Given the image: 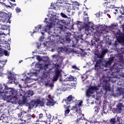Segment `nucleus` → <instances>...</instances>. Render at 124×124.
I'll return each instance as SVG.
<instances>
[{
    "label": "nucleus",
    "mask_w": 124,
    "mask_h": 124,
    "mask_svg": "<svg viewBox=\"0 0 124 124\" xmlns=\"http://www.w3.org/2000/svg\"><path fill=\"white\" fill-rule=\"evenodd\" d=\"M47 18H45L44 21V23H46V25L44 28H42L43 31L47 32L49 35L55 36L54 34L60 32L62 34V29L63 24L65 23L64 20H61L57 18L56 16L52 15L49 18V22L47 21Z\"/></svg>",
    "instance_id": "nucleus-1"
},
{
    "label": "nucleus",
    "mask_w": 124,
    "mask_h": 124,
    "mask_svg": "<svg viewBox=\"0 0 124 124\" xmlns=\"http://www.w3.org/2000/svg\"><path fill=\"white\" fill-rule=\"evenodd\" d=\"M111 64L112 62H106L105 64H103V66L105 67H108L110 69L111 72L108 71L107 72V77L109 79L113 78L115 79L112 82H116L117 80H120L121 78L117 75V73L119 74L121 77H124V75H122L121 73H123V70L124 68V62H116L114 63L113 66L111 68Z\"/></svg>",
    "instance_id": "nucleus-2"
},
{
    "label": "nucleus",
    "mask_w": 124,
    "mask_h": 124,
    "mask_svg": "<svg viewBox=\"0 0 124 124\" xmlns=\"http://www.w3.org/2000/svg\"><path fill=\"white\" fill-rule=\"evenodd\" d=\"M91 46H94L95 48H98L99 49L101 48L102 50V53L100 55H97L94 57L93 62H103L102 59L104 57L106 54H107L109 52L108 49L103 48V43L102 42H99L96 41V39H92L91 43L90 44Z\"/></svg>",
    "instance_id": "nucleus-3"
},
{
    "label": "nucleus",
    "mask_w": 124,
    "mask_h": 124,
    "mask_svg": "<svg viewBox=\"0 0 124 124\" xmlns=\"http://www.w3.org/2000/svg\"><path fill=\"white\" fill-rule=\"evenodd\" d=\"M8 98L9 101L12 102L13 104H18L20 106L22 105H24L25 104H27L28 103V96L23 95L21 99H19L18 101V100H15V101H12V98H11L9 97Z\"/></svg>",
    "instance_id": "nucleus-4"
},
{
    "label": "nucleus",
    "mask_w": 124,
    "mask_h": 124,
    "mask_svg": "<svg viewBox=\"0 0 124 124\" xmlns=\"http://www.w3.org/2000/svg\"><path fill=\"white\" fill-rule=\"evenodd\" d=\"M39 105H40L41 107L44 106V102L37 99L32 100L30 102V103H28L29 109H31L32 108H33L34 106H35V107H37V106H38Z\"/></svg>",
    "instance_id": "nucleus-5"
},
{
    "label": "nucleus",
    "mask_w": 124,
    "mask_h": 124,
    "mask_svg": "<svg viewBox=\"0 0 124 124\" xmlns=\"http://www.w3.org/2000/svg\"><path fill=\"white\" fill-rule=\"evenodd\" d=\"M53 64H54L55 71L54 75L53 76V81L56 82V81H58V79H59L61 75V71H60L59 68H61V65H62V63H61L60 64H58V63H56V64L53 63Z\"/></svg>",
    "instance_id": "nucleus-6"
},
{
    "label": "nucleus",
    "mask_w": 124,
    "mask_h": 124,
    "mask_svg": "<svg viewBox=\"0 0 124 124\" xmlns=\"http://www.w3.org/2000/svg\"><path fill=\"white\" fill-rule=\"evenodd\" d=\"M4 93H7V94H10L9 96H13V97H16L18 93L17 91L10 88H7Z\"/></svg>",
    "instance_id": "nucleus-7"
},
{
    "label": "nucleus",
    "mask_w": 124,
    "mask_h": 124,
    "mask_svg": "<svg viewBox=\"0 0 124 124\" xmlns=\"http://www.w3.org/2000/svg\"><path fill=\"white\" fill-rule=\"evenodd\" d=\"M123 107V103H119L118 104L116 108H111V111L113 114H121Z\"/></svg>",
    "instance_id": "nucleus-8"
},
{
    "label": "nucleus",
    "mask_w": 124,
    "mask_h": 124,
    "mask_svg": "<svg viewBox=\"0 0 124 124\" xmlns=\"http://www.w3.org/2000/svg\"><path fill=\"white\" fill-rule=\"evenodd\" d=\"M98 88L96 86H91L86 91V97H91V94L93 93V91H97Z\"/></svg>",
    "instance_id": "nucleus-9"
},
{
    "label": "nucleus",
    "mask_w": 124,
    "mask_h": 124,
    "mask_svg": "<svg viewBox=\"0 0 124 124\" xmlns=\"http://www.w3.org/2000/svg\"><path fill=\"white\" fill-rule=\"evenodd\" d=\"M102 87L105 91H110V84L108 83V80L105 79L103 80Z\"/></svg>",
    "instance_id": "nucleus-10"
},
{
    "label": "nucleus",
    "mask_w": 124,
    "mask_h": 124,
    "mask_svg": "<svg viewBox=\"0 0 124 124\" xmlns=\"http://www.w3.org/2000/svg\"><path fill=\"white\" fill-rule=\"evenodd\" d=\"M48 97L50 100L46 99V106H54L56 104V102L54 101L53 98L51 97V95H48Z\"/></svg>",
    "instance_id": "nucleus-11"
},
{
    "label": "nucleus",
    "mask_w": 124,
    "mask_h": 124,
    "mask_svg": "<svg viewBox=\"0 0 124 124\" xmlns=\"http://www.w3.org/2000/svg\"><path fill=\"white\" fill-rule=\"evenodd\" d=\"M36 59L37 61H38L39 62H48V60H49V58H48V57H42L40 56L39 55L36 56Z\"/></svg>",
    "instance_id": "nucleus-12"
},
{
    "label": "nucleus",
    "mask_w": 124,
    "mask_h": 124,
    "mask_svg": "<svg viewBox=\"0 0 124 124\" xmlns=\"http://www.w3.org/2000/svg\"><path fill=\"white\" fill-rule=\"evenodd\" d=\"M8 75V78L9 80H11V82H15L16 78L14 77V75L12 74V71H8L7 72Z\"/></svg>",
    "instance_id": "nucleus-13"
},
{
    "label": "nucleus",
    "mask_w": 124,
    "mask_h": 124,
    "mask_svg": "<svg viewBox=\"0 0 124 124\" xmlns=\"http://www.w3.org/2000/svg\"><path fill=\"white\" fill-rule=\"evenodd\" d=\"M83 20L86 22L87 23V26L89 27V28L91 27L92 30H93V31H94V29L93 28V23H91L90 22H89V18L88 16L86 17H84L83 18Z\"/></svg>",
    "instance_id": "nucleus-14"
},
{
    "label": "nucleus",
    "mask_w": 124,
    "mask_h": 124,
    "mask_svg": "<svg viewBox=\"0 0 124 124\" xmlns=\"http://www.w3.org/2000/svg\"><path fill=\"white\" fill-rule=\"evenodd\" d=\"M75 97H73L72 95H69L66 99L65 100L66 105H70L71 101L73 100Z\"/></svg>",
    "instance_id": "nucleus-15"
},
{
    "label": "nucleus",
    "mask_w": 124,
    "mask_h": 124,
    "mask_svg": "<svg viewBox=\"0 0 124 124\" xmlns=\"http://www.w3.org/2000/svg\"><path fill=\"white\" fill-rule=\"evenodd\" d=\"M36 122H45V117L43 116V113H40L37 116Z\"/></svg>",
    "instance_id": "nucleus-16"
},
{
    "label": "nucleus",
    "mask_w": 124,
    "mask_h": 124,
    "mask_svg": "<svg viewBox=\"0 0 124 124\" xmlns=\"http://www.w3.org/2000/svg\"><path fill=\"white\" fill-rule=\"evenodd\" d=\"M63 108L65 109L64 114L65 115H68L69 114V112H70V105H64Z\"/></svg>",
    "instance_id": "nucleus-17"
},
{
    "label": "nucleus",
    "mask_w": 124,
    "mask_h": 124,
    "mask_svg": "<svg viewBox=\"0 0 124 124\" xmlns=\"http://www.w3.org/2000/svg\"><path fill=\"white\" fill-rule=\"evenodd\" d=\"M72 110L73 111H75V112H76V113H78V114H80V107H79V105H76L74 107H72Z\"/></svg>",
    "instance_id": "nucleus-18"
},
{
    "label": "nucleus",
    "mask_w": 124,
    "mask_h": 124,
    "mask_svg": "<svg viewBox=\"0 0 124 124\" xmlns=\"http://www.w3.org/2000/svg\"><path fill=\"white\" fill-rule=\"evenodd\" d=\"M116 1H117V0H110V1L108 2H107L106 3H107V4H110L109 8H116V7H115V5H112V4H115L116 3Z\"/></svg>",
    "instance_id": "nucleus-19"
},
{
    "label": "nucleus",
    "mask_w": 124,
    "mask_h": 124,
    "mask_svg": "<svg viewBox=\"0 0 124 124\" xmlns=\"http://www.w3.org/2000/svg\"><path fill=\"white\" fill-rule=\"evenodd\" d=\"M68 48H66V47H58L57 48V51L58 52V53L61 52V53H63V52H68Z\"/></svg>",
    "instance_id": "nucleus-20"
},
{
    "label": "nucleus",
    "mask_w": 124,
    "mask_h": 124,
    "mask_svg": "<svg viewBox=\"0 0 124 124\" xmlns=\"http://www.w3.org/2000/svg\"><path fill=\"white\" fill-rule=\"evenodd\" d=\"M103 63L102 62H96L95 64V69H100L102 68V66H103Z\"/></svg>",
    "instance_id": "nucleus-21"
},
{
    "label": "nucleus",
    "mask_w": 124,
    "mask_h": 124,
    "mask_svg": "<svg viewBox=\"0 0 124 124\" xmlns=\"http://www.w3.org/2000/svg\"><path fill=\"white\" fill-rule=\"evenodd\" d=\"M5 55V56H9V52L6 50H4L3 52H2V49L1 48L0 49V56H1L2 55Z\"/></svg>",
    "instance_id": "nucleus-22"
},
{
    "label": "nucleus",
    "mask_w": 124,
    "mask_h": 124,
    "mask_svg": "<svg viewBox=\"0 0 124 124\" xmlns=\"http://www.w3.org/2000/svg\"><path fill=\"white\" fill-rule=\"evenodd\" d=\"M50 76V72L48 71H44L42 77L43 78H47V77H49Z\"/></svg>",
    "instance_id": "nucleus-23"
},
{
    "label": "nucleus",
    "mask_w": 124,
    "mask_h": 124,
    "mask_svg": "<svg viewBox=\"0 0 124 124\" xmlns=\"http://www.w3.org/2000/svg\"><path fill=\"white\" fill-rule=\"evenodd\" d=\"M56 37H57L56 41H57L58 43L63 44V40L62 39V37L60 36H56Z\"/></svg>",
    "instance_id": "nucleus-24"
},
{
    "label": "nucleus",
    "mask_w": 124,
    "mask_h": 124,
    "mask_svg": "<svg viewBox=\"0 0 124 124\" xmlns=\"http://www.w3.org/2000/svg\"><path fill=\"white\" fill-rule=\"evenodd\" d=\"M76 25H77L78 26V28H79V30H82V29H83V24L82 23V22H81L80 21H77L76 22Z\"/></svg>",
    "instance_id": "nucleus-25"
},
{
    "label": "nucleus",
    "mask_w": 124,
    "mask_h": 124,
    "mask_svg": "<svg viewBox=\"0 0 124 124\" xmlns=\"http://www.w3.org/2000/svg\"><path fill=\"white\" fill-rule=\"evenodd\" d=\"M8 14L5 13L4 12L0 11V18H5V17H8Z\"/></svg>",
    "instance_id": "nucleus-26"
},
{
    "label": "nucleus",
    "mask_w": 124,
    "mask_h": 124,
    "mask_svg": "<svg viewBox=\"0 0 124 124\" xmlns=\"http://www.w3.org/2000/svg\"><path fill=\"white\" fill-rule=\"evenodd\" d=\"M35 30L36 31H34L33 32V33H34L35 32H37V31H41V30L42 29V28H41V25H38L37 26V27H36L35 28Z\"/></svg>",
    "instance_id": "nucleus-27"
},
{
    "label": "nucleus",
    "mask_w": 124,
    "mask_h": 124,
    "mask_svg": "<svg viewBox=\"0 0 124 124\" xmlns=\"http://www.w3.org/2000/svg\"><path fill=\"white\" fill-rule=\"evenodd\" d=\"M59 56L57 55H52V60L53 61V62H59Z\"/></svg>",
    "instance_id": "nucleus-28"
},
{
    "label": "nucleus",
    "mask_w": 124,
    "mask_h": 124,
    "mask_svg": "<svg viewBox=\"0 0 124 124\" xmlns=\"http://www.w3.org/2000/svg\"><path fill=\"white\" fill-rule=\"evenodd\" d=\"M77 42H78V41L77 40L72 41L73 45H72V46L73 48H76V47H77Z\"/></svg>",
    "instance_id": "nucleus-29"
},
{
    "label": "nucleus",
    "mask_w": 124,
    "mask_h": 124,
    "mask_svg": "<svg viewBox=\"0 0 124 124\" xmlns=\"http://www.w3.org/2000/svg\"><path fill=\"white\" fill-rule=\"evenodd\" d=\"M66 80L67 81H74V77L72 76H69V77H67L66 78Z\"/></svg>",
    "instance_id": "nucleus-30"
},
{
    "label": "nucleus",
    "mask_w": 124,
    "mask_h": 124,
    "mask_svg": "<svg viewBox=\"0 0 124 124\" xmlns=\"http://www.w3.org/2000/svg\"><path fill=\"white\" fill-rule=\"evenodd\" d=\"M31 78L27 77L26 78H25L24 83H25V84H28V83H31Z\"/></svg>",
    "instance_id": "nucleus-31"
},
{
    "label": "nucleus",
    "mask_w": 124,
    "mask_h": 124,
    "mask_svg": "<svg viewBox=\"0 0 124 124\" xmlns=\"http://www.w3.org/2000/svg\"><path fill=\"white\" fill-rule=\"evenodd\" d=\"M28 75H30V77H31L32 76H36V75H37V72H34L28 73Z\"/></svg>",
    "instance_id": "nucleus-32"
},
{
    "label": "nucleus",
    "mask_w": 124,
    "mask_h": 124,
    "mask_svg": "<svg viewBox=\"0 0 124 124\" xmlns=\"http://www.w3.org/2000/svg\"><path fill=\"white\" fill-rule=\"evenodd\" d=\"M94 112L96 114H97V113H98V112H99V110H100V108H99V107H97V106H95L94 107Z\"/></svg>",
    "instance_id": "nucleus-33"
},
{
    "label": "nucleus",
    "mask_w": 124,
    "mask_h": 124,
    "mask_svg": "<svg viewBox=\"0 0 124 124\" xmlns=\"http://www.w3.org/2000/svg\"><path fill=\"white\" fill-rule=\"evenodd\" d=\"M106 105H103V113L107 114V109H106Z\"/></svg>",
    "instance_id": "nucleus-34"
},
{
    "label": "nucleus",
    "mask_w": 124,
    "mask_h": 124,
    "mask_svg": "<svg viewBox=\"0 0 124 124\" xmlns=\"http://www.w3.org/2000/svg\"><path fill=\"white\" fill-rule=\"evenodd\" d=\"M9 28H10V26H6V25H2L1 26V30H3V31H6V30H7L8 29H9Z\"/></svg>",
    "instance_id": "nucleus-35"
},
{
    "label": "nucleus",
    "mask_w": 124,
    "mask_h": 124,
    "mask_svg": "<svg viewBox=\"0 0 124 124\" xmlns=\"http://www.w3.org/2000/svg\"><path fill=\"white\" fill-rule=\"evenodd\" d=\"M116 123V118H112L110 119V124H115Z\"/></svg>",
    "instance_id": "nucleus-36"
},
{
    "label": "nucleus",
    "mask_w": 124,
    "mask_h": 124,
    "mask_svg": "<svg viewBox=\"0 0 124 124\" xmlns=\"http://www.w3.org/2000/svg\"><path fill=\"white\" fill-rule=\"evenodd\" d=\"M116 27H118L117 23H113V24H111V25L110 26V28L111 29H115V28H116Z\"/></svg>",
    "instance_id": "nucleus-37"
},
{
    "label": "nucleus",
    "mask_w": 124,
    "mask_h": 124,
    "mask_svg": "<svg viewBox=\"0 0 124 124\" xmlns=\"http://www.w3.org/2000/svg\"><path fill=\"white\" fill-rule=\"evenodd\" d=\"M8 21L9 20L7 18H3L0 19V22H2V23H8Z\"/></svg>",
    "instance_id": "nucleus-38"
},
{
    "label": "nucleus",
    "mask_w": 124,
    "mask_h": 124,
    "mask_svg": "<svg viewBox=\"0 0 124 124\" xmlns=\"http://www.w3.org/2000/svg\"><path fill=\"white\" fill-rule=\"evenodd\" d=\"M34 93H33V91H31V90H29L28 92V95H30L31 96H32V95H33Z\"/></svg>",
    "instance_id": "nucleus-39"
},
{
    "label": "nucleus",
    "mask_w": 124,
    "mask_h": 124,
    "mask_svg": "<svg viewBox=\"0 0 124 124\" xmlns=\"http://www.w3.org/2000/svg\"><path fill=\"white\" fill-rule=\"evenodd\" d=\"M81 78L82 79V81H85V80L88 78V76L86 74H84L81 76Z\"/></svg>",
    "instance_id": "nucleus-40"
},
{
    "label": "nucleus",
    "mask_w": 124,
    "mask_h": 124,
    "mask_svg": "<svg viewBox=\"0 0 124 124\" xmlns=\"http://www.w3.org/2000/svg\"><path fill=\"white\" fill-rule=\"evenodd\" d=\"M4 93V90L2 86H0V93Z\"/></svg>",
    "instance_id": "nucleus-41"
},
{
    "label": "nucleus",
    "mask_w": 124,
    "mask_h": 124,
    "mask_svg": "<svg viewBox=\"0 0 124 124\" xmlns=\"http://www.w3.org/2000/svg\"><path fill=\"white\" fill-rule=\"evenodd\" d=\"M66 42L68 43H69V42L71 41V39H70V37H69V36H66Z\"/></svg>",
    "instance_id": "nucleus-42"
},
{
    "label": "nucleus",
    "mask_w": 124,
    "mask_h": 124,
    "mask_svg": "<svg viewBox=\"0 0 124 124\" xmlns=\"http://www.w3.org/2000/svg\"><path fill=\"white\" fill-rule=\"evenodd\" d=\"M16 13H20V12H21V9L20 8L16 7Z\"/></svg>",
    "instance_id": "nucleus-43"
},
{
    "label": "nucleus",
    "mask_w": 124,
    "mask_h": 124,
    "mask_svg": "<svg viewBox=\"0 0 124 124\" xmlns=\"http://www.w3.org/2000/svg\"><path fill=\"white\" fill-rule=\"evenodd\" d=\"M61 15L62 16V18H67V16L65 15V14L61 13Z\"/></svg>",
    "instance_id": "nucleus-44"
},
{
    "label": "nucleus",
    "mask_w": 124,
    "mask_h": 124,
    "mask_svg": "<svg viewBox=\"0 0 124 124\" xmlns=\"http://www.w3.org/2000/svg\"><path fill=\"white\" fill-rule=\"evenodd\" d=\"M5 48L7 49V50H9V51L10 50V45H7L5 46Z\"/></svg>",
    "instance_id": "nucleus-45"
},
{
    "label": "nucleus",
    "mask_w": 124,
    "mask_h": 124,
    "mask_svg": "<svg viewBox=\"0 0 124 124\" xmlns=\"http://www.w3.org/2000/svg\"><path fill=\"white\" fill-rule=\"evenodd\" d=\"M40 46H41V43H37V47L38 49H39L40 48Z\"/></svg>",
    "instance_id": "nucleus-46"
},
{
    "label": "nucleus",
    "mask_w": 124,
    "mask_h": 124,
    "mask_svg": "<svg viewBox=\"0 0 124 124\" xmlns=\"http://www.w3.org/2000/svg\"><path fill=\"white\" fill-rule=\"evenodd\" d=\"M97 18H99L100 17V13L99 12L97 13L96 14H95Z\"/></svg>",
    "instance_id": "nucleus-47"
},
{
    "label": "nucleus",
    "mask_w": 124,
    "mask_h": 124,
    "mask_svg": "<svg viewBox=\"0 0 124 124\" xmlns=\"http://www.w3.org/2000/svg\"><path fill=\"white\" fill-rule=\"evenodd\" d=\"M35 66H36V67H38V68H40V67H41V66H40V64L39 63V62H37V63H36Z\"/></svg>",
    "instance_id": "nucleus-48"
},
{
    "label": "nucleus",
    "mask_w": 124,
    "mask_h": 124,
    "mask_svg": "<svg viewBox=\"0 0 124 124\" xmlns=\"http://www.w3.org/2000/svg\"><path fill=\"white\" fill-rule=\"evenodd\" d=\"M72 68L73 69H78V68L77 67V66H76V65H73L72 66Z\"/></svg>",
    "instance_id": "nucleus-49"
},
{
    "label": "nucleus",
    "mask_w": 124,
    "mask_h": 124,
    "mask_svg": "<svg viewBox=\"0 0 124 124\" xmlns=\"http://www.w3.org/2000/svg\"><path fill=\"white\" fill-rule=\"evenodd\" d=\"M47 118H48L49 121H51V118H52V116L51 114H49L47 116Z\"/></svg>",
    "instance_id": "nucleus-50"
},
{
    "label": "nucleus",
    "mask_w": 124,
    "mask_h": 124,
    "mask_svg": "<svg viewBox=\"0 0 124 124\" xmlns=\"http://www.w3.org/2000/svg\"><path fill=\"white\" fill-rule=\"evenodd\" d=\"M47 44H48L47 42L44 43H43L44 46V47H48V45Z\"/></svg>",
    "instance_id": "nucleus-51"
},
{
    "label": "nucleus",
    "mask_w": 124,
    "mask_h": 124,
    "mask_svg": "<svg viewBox=\"0 0 124 124\" xmlns=\"http://www.w3.org/2000/svg\"><path fill=\"white\" fill-rule=\"evenodd\" d=\"M82 103H83V101H80V102L78 103V104H77V105H78L79 107H80V106H82Z\"/></svg>",
    "instance_id": "nucleus-52"
},
{
    "label": "nucleus",
    "mask_w": 124,
    "mask_h": 124,
    "mask_svg": "<svg viewBox=\"0 0 124 124\" xmlns=\"http://www.w3.org/2000/svg\"><path fill=\"white\" fill-rule=\"evenodd\" d=\"M114 61V58H110L109 59L108 62H113Z\"/></svg>",
    "instance_id": "nucleus-53"
},
{
    "label": "nucleus",
    "mask_w": 124,
    "mask_h": 124,
    "mask_svg": "<svg viewBox=\"0 0 124 124\" xmlns=\"http://www.w3.org/2000/svg\"><path fill=\"white\" fill-rule=\"evenodd\" d=\"M43 39H44V37L43 36H42L40 37L39 39L40 41H43Z\"/></svg>",
    "instance_id": "nucleus-54"
},
{
    "label": "nucleus",
    "mask_w": 124,
    "mask_h": 124,
    "mask_svg": "<svg viewBox=\"0 0 124 124\" xmlns=\"http://www.w3.org/2000/svg\"><path fill=\"white\" fill-rule=\"evenodd\" d=\"M81 120V118H78L77 120H75V122L77 124H78V122H79Z\"/></svg>",
    "instance_id": "nucleus-55"
},
{
    "label": "nucleus",
    "mask_w": 124,
    "mask_h": 124,
    "mask_svg": "<svg viewBox=\"0 0 124 124\" xmlns=\"http://www.w3.org/2000/svg\"><path fill=\"white\" fill-rule=\"evenodd\" d=\"M32 118V119H34V118H35V115L33 114L31 115L30 118Z\"/></svg>",
    "instance_id": "nucleus-56"
},
{
    "label": "nucleus",
    "mask_w": 124,
    "mask_h": 124,
    "mask_svg": "<svg viewBox=\"0 0 124 124\" xmlns=\"http://www.w3.org/2000/svg\"><path fill=\"white\" fill-rule=\"evenodd\" d=\"M1 69V67L0 66V76H2V73H1V71L0 70Z\"/></svg>",
    "instance_id": "nucleus-57"
},
{
    "label": "nucleus",
    "mask_w": 124,
    "mask_h": 124,
    "mask_svg": "<svg viewBox=\"0 0 124 124\" xmlns=\"http://www.w3.org/2000/svg\"><path fill=\"white\" fill-rule=\"evenodd\" d=\"M59 124H64L63 123V122L62 121V120H60V121H59Z\"/></svg>",
    "instance_id": "nucleus-58"
},
{
    "label": "nucleus",
    "mask_w": 124,
    "mask_h": 124,
    "mask_svg": "<svg viewBox=\"0 0 124 124\" xmlns=\"http://www.w3.org/2000/svg\"><path fill=\"white\" fill-rule=\"evenodd\" d=\"M67 11L69 13H70V12H71V10L70 9H67Z\"/></svg>",
    "instance_id": "nucleus-59"
},
{
    "label": "nucleus",
    "mask_w": 124,
    "mask_h": 124,
    "mask_svg": "<svg viewBox=\"0 0 124 124\" xmlns=\"http://www.w3.org/2000/svg\"><path fill=\"white\" fill-rule=\"evenodd\" d=\"M57 0L59 3H62V0Z\"/></svg>",
    "instance_id": "nucleus-60"
},
{
    "label": "nucleus",
    "mask_w": 124,
    "mask_h": 124,
    "mask_svg": "<svg viewBox=\"0 0 124 124\" xmlns=\"http://www.w3.org/2000/svg\"><path fill=\"white\" fill-rule=\"evenodd\" d=\"M120 13H121V14H122V15H124V12H123V11H120Z\"/></svg>",
    "instance_id": "nucleus-61"
},
{
    "label": "nucleus",
    "mask_w": 124,
    "mask_h": 124,
    "mask_svg": "<svg viewBox=\"0 0 124 124\" xmlns=\"http://www.w3.org/2000/svg\"><path fill=\"white\" fill-rule=\"evenodd\" d=\"M31 114H27V117H28V118H31Z\"/></svg>",
    "instance_id": "nucleus-62"
},
{
    "label": "nucleus",
    "mask_w": 124,
    "mask_h": 124,
    "mask_svg": "<svg viewBox=\"0 0 124 124\" xmlns=\"http://www.w3.org/2000/svg\"><path fill=\"white\" fill-rule=\"evenodd\" d=\"M84 35H85L86 36H88V35H90V33H87L86 32H85L84 34Z\"/></svg>",
    "instance_id": "nucleus-63"
},
{
    "label": "nucleus",
    "mask_w": 124,
    "mask_h": 124,
    "mask_svg": "<svg viewBox=\"0 0 124 124\" xmlns=\"http://www.w3.org/2000/svg\"><path fill=\"white\" fill-rule=\"evenodd\" d=\"M5 7H7V8H8V7L11 8V6L7 5H5Z\"/></svg>",
    "instance_id": "nucleus-64"
}]
</instances>
